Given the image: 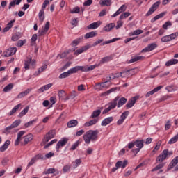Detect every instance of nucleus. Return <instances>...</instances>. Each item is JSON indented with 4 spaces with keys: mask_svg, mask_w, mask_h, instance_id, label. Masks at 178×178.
Returning <instances> with one entry per match:
<instances>
[{
    "mask_svg": "<svg viewBox=\"0 0 178 178\" xmlns=\"http://www.w3.org/2000/svg\"><path fill=\"white\" fill-rule=\"evenodd\" d=\"M17 51V48L16 47H10L6 51V54L4 55L5 58H9V56H12V55H15Z\"/></svg>",
    "mask_w": 178,
    "mask_h": 178,
    "instance_id": "f8f14e48",
    "label": "nucleus"
},
{
    "mask_svg": "<svg viewBox=\"0 0 178 178\" xmlns=\"http://www.w3.org/2000/svg\"><path fill=\"white\" fill-rule=\"evenodd\" d=\"M159 5H161V1H156L154 3L152 6V8H150L148 12L146 13V16H151V15H152V13H154V12H155L158 8H159Z\"/></svg>",
    "mask_w": 178,
    "mask_h": 178,
    "instance_id": "0eeeda50",
    "label": "nucleus"
},
{
    "mask_svg": "<svg viewBox=\"0 0 178 178\" xmlns=\"http://www.w3.org/2000/svg\"><path fill=\"white\" fill-rule=\"evenodd\" d=\"M162 88H163V86H159L153 89L152 90L147 92V94L145 95L146 98L151 97V95H154L155 92H158V91H159V90H162Z\"/></svg>",
    "mask_w": 178,
    "mask_h": 178,
    "instance_id": "ddd939ff",
    "label": "nucleus"
},
{
    "mask_svg": "<svg viewBox=\"0 0 178 178\" xmlns=\"http://www.w3.org/2000/svg\"><path fill=\"white\" fill-rule=\"evenodd\" d=\"M117 90L118 88H112L106 92L102 93V97H106V95H109L111 92H115Z\"/></svg>",
    "mask_w": 178,
    "mask_h": 178,
    "instance_id": "a19ab883",
    "label": "nucleus"
},
{
    "mask_svg": "<svg viewBox=\"0 0 178 178\" xmlns=\"http://www.w3.org/2000/svg\"><path fill=\"white\" fill-rule=\"evenodd\" d=\"M145 58V57L143 56H135L129 61H127V63H134V62H138V60H144Z\"/></svg>",
    "mask_w": 178,
    "mask_h": 178,
    "instance_id": "aec40b11",
    "label": "nucleus"
},
{
    "mask_svg": "<svg viewBox=\"0 0 178 178\" xmlns=\"http://www.w3.org/2000/svg\"><path fill=\"white\" fill-rule=\"evenodd\" d=\"M33 159H34L35 161H38V160H40V159H44V156H43V155H42L41 154H38L35 155V156L33 157Z\"/></svg>",
    "mask_w": 178,
    "mask_h": 178,
    "instance_id": "0e129e2a",
    "label": "nucleus"
},
{
    "mask_svg": "<svg viewBox=\"0 0 178 178\" xmlns=\"http://www.w3.org/2000/svg\"><path fill=\"white\" fill-rule=\"evenodd\" d=\"M99 26H101V22H93L88 25L87 29L95 30V29H98Z\"/></svg>",
    "mask_w": 178,
    "mask_h": 178,
    "instance_id": "b1692460",
    "label": "nucleus"
},
{
    "mask_svg": "<svg viewBox=\"0 0 178 178\" xmlns=\"http://www.w3.org/2000/svg\"><path fill=\"white\" fill-rule=\"evenodd\" d=\"M35 122H36V120H33L29 121L27 123H25L24 126L26 129H27L28 127H30V126H33V124L35 123Z\"/></svg>",
    "mask_w": 178,
    "mask_h": 178,
    "instance_id": "69168bd1",
    "label": "nucleus"
},
{
    "mask_svg": "<svg viewBox=\"0 0 178 178\" xmlns=\"http://www.w3.org/2000/svg\"><path fill=\"white\" fill-rule=\"evenodd\" d=\"M44 11L40 10L39 12V20L42 23L44 20L45 19V17L44 16Z\"/></svg>",
    "mask_w": 178,
    "mask_h": 178,
    "instance_id": "09e8293b",
    "label": "nucleus"
},
{
    "mask_svg": "<svg viewBox=\"0 0 178 178\" xmlns=\"http://www.w3.org/2000/svg\"><path fill=\"white\" fill-rule=\"evenodd\" d=\"M178 163V156L175 157L171 162L170 163V164L168 166V170H170L171 169H173L175 168V166H176V165H177Z\"/></svg>",
    "mask_w": 178,
    "mask_h": 178,
    "instance_id": "f3484780",
    "label": "nucleus"
},
{
    "mask_svg": "<svg viewBox=\"0 0 178 178\" xmlns=\"http://www.w3.org/2000/svg\"><path fill=\"white\" fill-rule=\"evenodd\" d=\"M21 122L22 121L20 120H15L13 123L11 124V126H13V129H16V127L20 124Z\"/></svg>",
    "mask_w": 178,
    "mask_h": 178,
    "instance_id": "bf43d9fd",
    "label": "nucleus"
},
{
    "mask_svg": "<svg viewBox=\"0 0 178 178\" xmlns=\"http://www.w3.org/2000/svg\"><path fill=\"white\" fill-rule=\"evenodd\" d=\"M135 145L136 146L137 148L132 150L133 154H134V156H136L137 154L140 152V150L141 149V148L144 147V140H136L135 141Z\"/></svg>",
    "mask_w": 178,
    "mask_h": 178,
    "instance_id": "423d86ee",
    "label": "nucleus"
},
{
    "mask_svg": "<svg viewBox=\"0 0 178 178\" xmlns=\"http://www.w3.org/2000/svg\"><path fill=\"white\" fill-rule=\"evenodd\" d=\"M97 34L98 33H97V31H91V32L86 33L84 36V38L86 40H88L89 38H92L94 37H97Z\"/></svg>",
    "mask_w": 178,
    "mask_h": 178,
    "instance_id": "a878e982",
    "label": "nucleus"
},
{
    "mask_svg": "<svg viewBox=\"0 0 178 178\" xmlns=\"http://www.w3.org/2000/svg\"><path fill=\"white\" fill-rule=\"evenodd\" d=\"M30 63H31V56H29L25 60L24 63V69L25 70H29Z\"/></svg>",
    "mask_w": 178,
    "mask_h": 178,
    "instance_id": "473e14b6",
    "label": "nucleus"
},
{
    "mask_svg": "<svg viewBox=\"0 0 178 178\" xmlns=\"http://www.w3.org/2000/svg\"><path fill=\"white\" fill-rule=\"evenodd\" d=\"M166 15V12H163L157 15H156L154 17H153L151 19V23H154V22H156V20H159V19H161V17H163Z\"/></svg>",
    "mask_w": 178,
    "mask_h": 178,
    "instance_id": "c85d7f7f",
    "label": "nucleus"
},
{
    "mask_svg": "<svg viewBox=\"0 0 178 178\" xmlns=\"http://www.w3.org/2000/svg\"><path fill=\"white\" fill-rule=\"evenodd\" d=\"M99 131L98 130H89L86 132L83 136V138L86 144H90L92 143H95L98 140V134Z\"/></svg>",
    "mask_w": 178,
    "mask_h": 178,
    "instance_id": "f257e3e1",
    "label": "nucleus"
},
{
    "mask_svg": "<svg viewBox=\"0 0 178 178\" xmlns=\"http://www.w3.org/2000/svg\"><path fill=\"white\" fill-rule=\"evenodd\" d=\"M173 155V151H170L168 149H164L161 154L157 156L156 159V162H159L160 163H162L163 161H165L166 158H169V156Z\"/></svg>",
    "mask_w": 178,
    "mask_h": 178,
    "instance_id": "7ed1b4c3",
    "label": "nucleus"
},
{
    "mask_svg": "<svg viewBox=\"0 0 178 178\" xmlns=\"http://www.w3.org/2000/svg\"><path fill=\"white\" fill-rule=\"evenodd\" d=\"M10 145V140H8L5 143L0 147V152H5L8 149V147Z\"/></svg>",
    "mask_w": 178,
    "mask_h": 178,
    "instance_id": "5701e85b",
    "label": "nucleus"
},
{
    "mask_svg": "<svg viewBox=\"0 0 178 178\" xmlns=\"http://www.w3.org/2000/svg\"><path fill=\"white\" fill-rule=\"evenodd\" d=\"M77 124H79V121H77V120H72L67 122V126L70 129L72 127H76Z\"/></svg>",
    "mask_w": 178,
    "mask_h": 178,
    "instance_id": "bb28decb",
    "label": "nucleus"
},
{
    "mask_svg": "<svg viewBox=\"0 0 178 178\" xmlns=\"http://www.w3.org/2000/svg\"><path fill=\"white\" fill-rule=\"evenodd\" d=\"M24 138V144L22 143V145H26V144H29V143H30V141H31L33 138H34V136L32 134H29L25 136Z\"/></svg>",
    "mask_w": 178,
    "mask_h": 178,
    "instance_id": "6ab92c4d",
    "label": "nucleus"
},
{
    "mask_svg": "<svg viewBox=\"0 0 178 178\" xmlns=\"http://www.w3.org/2000/svg\"><path fill=\"white\" fill-rule=\"evenodd\" d=\"M48 30H49V22H47L45 24L44 27L42 29V31L39 33V37H41L42 35H45V34L48 33Z\"/></svg>",
    "mask_w": 178,
    "mask_h": 178,
    "instance_id": "a211bd4d",
    "label": "nucleus"
},
{
    "mask_svg": "<svg viewBox=\"0 0 178 178\" xmlns=\"http://www.w3.org/2000/svg\"><path fill=\"white\" fill-rule=\"evenodd\" d=\"M165 166V163H161L160 164L157 165L155 168H154L152 170V172H156L157 170H159V169H162Z\"/></svg>",
    "mask_w": 178,
    "mask_h": 178,
    "instance_id": "a18cd8bd",
    "label": "nucleus"
},
{
    "mask_svg": "<svg viewBox=\"0 0 178 178\" xmlns=\"http://www.w3.org/2000/svg\"><path fill=\"white\" fill-rule=\"evenodd\" d=\"M81 159H79L75 160V161H74L73 163V166L74 168H77L78 166H79V165L81 163Z\"/></svg>",
    "mask_w": 178,
    "mask_h": 178,
    "instance_id": "13d9d810",
    "label": "nucleus"
},
{
    "mask_svg": "<svg viewBox=\"0 0 178 178\" xmlns=\"http://www.w3.org/2000/svg\"><path fill=\"white\" fill-rule=\"evenodd\" d=\"M177 63H178V60L172 58L165 63V66L169 67V66H172V65H177Z\"/></svg>",
    "mask_w": 178,
    "mask_h": 178,
    "instance_id": "e433bc0d",
    "label": "nucleus"
},
{
    "mask_svg": "<svg viewBox=\"0 0 178 178\" xmlns=\"http://www.w3.org/2000/svg\"><path fill=\"white\" fill-rule=\"evenodd\" d=\"M143 33H144V31H143L141 29H137V30L134 31V32H131L130 33V35H140V34H143Z\"/></svg>",
    "mask_w": 178,
    "mask_h": 178,
    "instance_id": "49530a36",
    "label": "nucleus"
},
{
    "mask_svg": "<svg viewBox=\"0 0 178 178\" xmlns=\"http://www.w3.org/2000/svg\"><path fill=\"white\" fill-rule=\"evenodd\" d=\"M112 0H101L100 5L101 6H111L112 5Z\"/></svg>",
    "mask_w": 178,
    "mask_h": 178,
    "instance_id": "58836bf2",
    "label": "nucleus"
},
{
    "mask_svg": "<svg viewBox=\"0 0 178 178\" xmlns=\"http://www.w3.org/2000/svg\"><path fill=\"white\" fill-rule=\"evenodd\" d=\"M102 109H104V107H100V109L94 111L90 118H92V119H95V118H98V116L101 115V110Z\"/></svg>",
    "mask_w": 178,
    "mask_h": 178,
    "instance_id": "cd10ccee",
    "label": "nucleus"
},
{
    "mask_svg": "<svg viewBox=\"0 0 178 178\" xmlns=\"http://www.w3.org/2000/svg\"><path fill=\"white\" fill-rule=\"evenodd\" d=\"M157 47L158 44H156V43L149 44V45H147V47L141 50V53L143 54L144 52H151V51H154V49Z\"/></svg>",
    "mask_w": 178,
    "mask_h": 178,
    "instance_id": "1a4fd4ad",
    "label": "nucleus"
},
{
    "mask_svg": "<svg viewBox=\"0 0 178 178\" xmlns=\"http://www.w3.org/2000/svg\"><path fill=\"white\" fill-rule=\"evenodd\" d=\"M111 122H113V117L105 118L101 123L102 126H108Z\"/></svg>",
    "mask_w": 178,
    "mask_h": 178,
    "instance_id": "412c9836",
    "label": "nucleus"
},
{
    "mask_svg": "<svg viewBox=\"0 0 178 178\" xmlns=\"http://www.w3.org/2000/svg\"><path fill=\"white\" fill-rule=\"evenodd\" d=\"M13 129V127L11 125L6 127L3 131V133H4V134H10L11 130Z\"/></svg>",
    "mask_w": 178,
    "mask_h": 178,
    "instance_id": "c03bdc74",
    "label": "nucleus"
},
{
    "mask_svg": "<svg viewBox=\"0 0 178 178\" xmlns=\"http://www.w3.org/2000/svg\"><path fill=\"white\" fill-rule=\"evenodd\" d=\"M169 41H171L170 37L169 36V35L161 38L162 42H169Z\"/></svg>",
    "mask_w": 178,
    "mask_h": 178,
    "instance_id": "6e6d98bb",
    "label": "nucleus"
},
{
    "mask_svg": "<svg viewBox=\"0 0 178 178\" xmlns=\"http://www.w3.org/2000/svg\"><path fill=\"white\" fill-rule=\"evenodd\" d=\"M30 109V106H26L24 110H22L19 114L18 115V118H23V116H24L28 112L29 110Z\"/></svg>",
    "mask_w": 178,
    "mask_h": 178,
    "instance_id": "c9c22d12",
    "label": "nucleus"
},
{
    "mask_svg": "<svg viewBox=\"0 0 178 178\" xmlns=\"http://www.w3.org/2000/svg\"><path fill=\"white\" fill-rule=\"evenodd\" d=\"M115 26H116V24H115V23L108 24L104 28V31L109 32V31H111V30L114 29Z\"/></svg>",
    "mask_w": 178,
    "mask_h": 178,
    "instance_id": "4c0bfd02",
    "label": "nucleus"
},
{
    "mask_svg": "<svg viewBox=\"0 0 178 178\" xmlns=\"http://www.w3.org/2000/svg\"><path fill=\"white\" fill-rule=\"evenodd\" d=\"M69 95H70V99H74V98L77 97V92L75 91V90H73V91H72V92L70 93Z\"/></svg>",
    "mask_w": 178,
    "mask_h": 178,
    "instance_id": "4d7b16f0",
    "label": "nucleus"
},
{
    "mask_svg": "<svg viewBox=\"0 0 178 178\" xmlns=\"http://www.w3.org/2000/svg\"><path fill=\"white\" fill-rule=\"evenodd\" d=\"M31 91V88H28L26 89L25 91L20 92L18 95H17V98L19 99H22V98H24V97H26V95H27L28 94H30V92Z\"/></svg>",
    "mask_w": 178,
    "mask_h": 178,
    "instance_id": "393cba45",
    "label": "nucleus"
},
{
    "mask_svg": "<svg viewBox=\"0 0 178 178\" xmlns=\"http://www.w3.org/2000/svg\"><path fill=\"white\" fill-rule=\"evenodd\" d=\"M170 36V40H175V38H176V37H178V32H175V33H173L170 35H168Z\"/></svg>",
    "mask_w": 178,
    "mask_h": 178,
    "instance_id": "338daca9",
    "label": "nucleus"
},
{
    "mask_svg": "<svg viewBox=\"0 0 178 178\" xmlns=\"http://www.w3.org/2000/svg\"><path fill=\"white\" fill-rule=\"evenodd\" d=\"M118 101V102L117 103L118 108H122V106H123L124 104L127 102V99H126L125 97H121Z\"/></svg>",
    "mask_w": 178,
    "mask_h": 178,
    "instance_id": "4be33fe9",
    "label": "nucleus"
},
{
    "mask_svg": "<svg viewBox=\"0 0 178 178\" xmlns=\"http://www.w3.org/2000/svg\"><path fill=\"white\" fill-rule=\"evenodd\" d=\"M97 65H90V67H84V66H76L78 69V72H91V70H94L95 67H97Z\"/></svg>",
    "mask_w": 178,
    "mask_h": 178,
    "instance_id": "6e6552de",
    "label": "nucleus"
},
{
    "mask_svg": "<svg viewBox=\"0 0 178 178\" xmlns=\"http://www.w3.org/2000/svg\"><path fill=\"white\" fill-rule=\"evenodd\" d=\"M48 67V65L45 64L38 69V72H35L34 76H38L40 73H42L45 69Z\"/></svg>",
    "mask_w": 178,
    "mask_h": 178,
    "instance_id": "ea45409f",
    "label": "nucleus"
},
{
    "mask_svg": "<svg viewBox=\"0 0 178 178\" xmlns=\"http://www.w3.org/2000/svg\"><path fill=\"white\" fill-rule=\"evenodd\" d=\"M101 42H104V39H99L98 40H96L92 46L97 47V45H98V44H101ZM92 46L90 44L83 46V47H81L80 49H77L75 51L74 54L80 55V54H83V52H86V51H87L88 49H90V48H91Z\"/></svg>",
    "mask_w": 178,
    "mask_h": 178,
    "instance_id": "f03ea898",
    "label": "nucleus"
},
{
    "mask_svg": "<svg viewBox=\"0 0 178 178\" xmlns=\"http://www.w3.org/2000/svg\"><path fill=\"white\" fill-rule=\"evenodd\" d=\"M118 101H119V97H116L112 102L108 103V109H110V111L116 108L118 106Z\"/></svg>",
    "mask_w": 178,
    "mask_h": 178,
    "instance_id": "4468645a",
    "label": "nucleus"
},
{
    "mask_svg": "<svg viewBox=\"0 0 178 178\" xmlns=\"http://www.w3.org/2000/svg\"><path fill=\"white\" fill-rule=\"evenodd\" d=\"M12 88H13V83H10L7 85L6 87H4L3 91L4 92H8V91H10V90H12Z\"/></svg>",
    "mask_w": 178,
    "mask_h": 178,
    "instance_id": "de8ad7c7",
    "label": "nucleus"
},
{
    "mask_svg": "<svg viewBox=\"0 0 178 178\" xmlns=\"http://www.w3.org/2000/svg\"><path fill=\"white\" fill-rule=\"evenodd\" d=\"M129 16H130V13L125 12L120 16V20H123V19H126V17H129Z\"/></svg>",
    "mask_w": 178,
    "mask_h": 178,
    "instance_id": "864d4df0",
    "label": "nucleus"
},
{
    "mask_svg": "<svg viewBox=\"0 0 178 178\" xmlns=\"http://www.w3.org/2000/svg\"><path fill=\"white\" fill-rule=\"evenodd\" d=\"M14 22H15V19H13L8 24H7V26L3 29V33H6L8 32V30H10V29L13 27Z\"/></svg>",
    "mask_w": 178,
    "mask_h": 178,
    "instance_id": "2f4dec72",
    "label": "nucleus"
},
{
    "mask_svg": "<svg viewBox=\"0 0 178 178\" xmlns=\"http://www.w3.org/2000/svg\"><path fill=\"white\" fill-rule=\"evenodd\" d=\"M52 83H49L47 85H44V86L41 87L40 89H38V91L40 92H44V91H48L52 87Z\"/></svg>",
    "mask_w": 178,
    "mask_h": 178,
    "instance_id": "7c9ffc66",
    "label": "nucleus"
},
{
    "mask_svg": "<svg viewBox=\"0 0 178 178\" xmlns=\"http://www.w3.org/2000/svg\"><path fill=\"white\" fill-rule=\"evenodd\" d=\"M83 36H81L76 39H75L74 40L72 41V42L71 43L72 47H76V45H79L80 44V42H81L83 41Z\"/></svg>",
    "mask_w": 178,
    "mask_h": 178,
    "instance_id": "c756f323",
    "label": "nucleus"
},
{
    "mask_svg": "<svg viewBox=\"0 0 178 178\" xmlns=\"http://www.w3.org/2000/svg\"><path fill=\"white\" fill-rule=\"evenodd\" d=\"M80 13V8L79 7H75L72 9V10L70 11V13Z\"/></svg>",
    "mask_w": 178,
    "mask_h": 178,
    "instance_id": "774afa93",
    "label": "nucleus"
},
{
    "mask_svg": "<svg viewBox=\"0 0 178 178\" xmlns=\"http://www.w3.org/2000/svg\"><path fill=\"white\" fill-rule=\"evenodd\" d=\"M98 123V119H93L85 123L84 126L86 127H90V126H93V124H97Z\"/></svg>",
    "mask_w": 178,
    "mask_h": 178,
    "instance_id": "72a5a7b5",
    "label": "nucleus"
},
{
    "mask_svg": "<svg viewBox=\"0 0 178 178\" xmlns=\"http://www.w3.org/2000/svg\"><path fill=\"white\" fill-rule=\"evenodd\" d=\"M138 72L137 68H133L123 71V73L125 76H134Z\"/></svg>",
    "mask_w": 178,
    "mask_h": 178,
    "instance_id": "2eb2a0df",
    "label": "nucleus"
},
{
    "mask_svg": "<svg viewBox=\"0 0 178 178\" xmlns=\"http://www.w3.org/2000/svg\"><path fill=\"white\" fill-rule=\"evenodd\" d=\"M67 141H69L68 138H63L60 140H59L57 143V145H56L57 152H59V149L60 148V147H65V144H67Z\"/></svg>",
    "mask_w": 178,
    "mask_h": 178,
    "instance_id": "9b49d317",
    "label": "nucleus"
},
{
    "mask_svg": "<svg viewBox=\"0 0 178 178\" xmlns=\"http://www.w3.org/2000/svg\"><path fill=\"white\" fill-rule=\"evenodd\" d=\"M129 164V161L127 160H124L123 161H119L115 163L116 168L124 169L126 168L127 165Z\"/></svg>",
    "mask_w": 178,
    "mask_h": 178,
    "instance_id": "dca6fc26",
    "label": "nucleus"
},
{
    "mask_svg": "<svg viewBox=\"0 0 178 178\" xmlns=\"http://www.w3.org/2000/svg\"><path fill=\"white\" fill-rule=\"evenodd\" d=\"M171 26H172V22H170V21H168L163 25V29H164V30H168V27H170Z\"/></svg>",
    "mask_w": 178,
    "mask_h": 178,
    "instance_id": "680f3d73",
    "label": "nucleus"
},
{
    "mask_svg": "<svg viewBox=\"0 0 178 178\" xmlns=\"http://www.w3.org/2000/svg\"><path fill=\"white\" fill-rule=\"evenodd\" d=\"M80 144V142L78 140L75 142L70 149V151H74L77 149V147H79V145Z\"/></svg>",
    "mask_w": 178,
    "mask_h": 178,
    "instance_id": "8fccbe9b",
    "label": "nucleus"
},
{
    "mask_svg": "<svg viewBox=\"0 0 178 178\" xmlns=\"http://www.w3.org/2000/svg\"><path fill=\"white\" fill-rule=\"evenodd\" d=\"M55 143H58V139H54L51 142H49V143H47L44 147V149H47V148H48L49 147H51V145H52L53 144H55Z\"/></svg>",
    "mask_w": 178,
    "mask_h": 178,
    "instance_id": "5fc2aeb1",
    "label": "nucleus"
},
{
    "mask_svg": "<svg viewBox=\"0 0 178 178\" xmlns=\"http://www.w3.org/2000/svg\"><path fill=\"white\" fill-rule=\"evenodd\" d=\"M77 72H79L77 66H75L70 69L67 72H63L60 74L59 79H66V77H69L70 74H74V73H77Z\"/></svg>",
    "mask_w": 178,
    "mask_h": 178,
    "instance_id": "39448f33",
    "label": "nucleus"
},
{
    "mask_svg": "<svg viewBox=\"0 0 178 178\" xmlns=\"http://www.w3.org/2000/svg\"><path fill=\"white\" fill-rule=\"evenodd\" d=\"M129 113H130V112L129 111H127L122 113V114L120 116V118L123 119V120H124L126 119V118H127L129 116Z\"/></svg>",
    "mask_w": 178,
    "mask_h": 178,
    "instance_id": "052dcab7",
    "label": "nucleus"
},
{
    "mask_svg": "<svg viewBox=\"0 0 178 178\" xmlns=\"http://www.w3.org/2000/svg\"><path fill=\"white\" fill-rule=\"evenodd\" d=\"M19 38H22V33L20 32H17L12 36L11 40L13 41H17Z\"/></svg>",
    "mask_w": 178,
    "mask_h": 178,
    "instance_id": "79ce46f5",
    "label": "nucleus"
},
{
    "mask_svg": "<svg viewBox=\"0 0 178 178\" xmlns=\"http://www.w3.org/2000/svg\"><path fill=\"white\" fill-rule=\"evenodd\" d=\"M139 97L138 96H135L134 97H131L127 102V104H126V108L127 109L130 108H133V106H134L137 99H138Z\"/></svg>",
    "mask_w": 178,
    "mask_h": 178,
    "instance_id": "9d476101",
    "label": "nucleus"
},
{
    "mask_svg": "<svg viewBox=\"0 0 178 178\" xmlns=\"http://www.w3.org/2000/svg\"><path fill=\"white\" fill-rule=\"evenodd\" d=\"M20 106H22V104H19L16 105V106L10 111V112L8 113L9 116H12L13 115H15V113H16V112H17V111H19V108H20Z\"/></svg>",
    "mask_w": 178,
    "mask_h": 178,
    "instance_id": "f704fd0d",
    "label": "nucleus"
},
{
    "mask_svg": "<svg viewBox=\"0 0 178 178\" xmlns=\"http://www.w3.org/2000/svg\"><path fill=\"white\" fill-rule=\"evenodd\" d=\"M56 136V131L55 129H52L49 131L44 137L41 145H45L49 141V140H52L54 137Z\"/></svg>",
    "mask_w": 178,
    "mask_h": 178,
    "instance_id": "20e7f679",
    "label": "nucleus"
},
{
    "mask_svg": "<svg viewBox=\"0 0 178 178\" xmlns=\"http://www.w3.org/2000/svg\"><path fill=\"white\" fill-rule=\"evenodd\" d=\"M49 5V0H45L42 4V9L40 10L45 12V8Z\"/></svg>",
    "mask_w": 178,
    "mask_h": 178,
    "instance_id": "603ef678",
    "label": "nucleus"
},
{
    "mask_svg": "<svg viewBox=\"0 0 178 178\" xmlns=\"http://www.w3.org/2000/svg\"><path fill=\"white\" fill-rule=\"evenodd\" d=\"M111 60V57L106 56L102 58L100 60V63H106V62H109Z\"/></svg>",
    "mask_w": 178,
    "mask_h": 178,
    "instance_id": "e2e57ef3",
    "label": "nucleus"
},
{
    "mask_svg": "<svg viewBox=\"0 0 178 178\" xmlns=\"http://www.w3.org/2000/svg\"><path fill=\"white\" fill-rule=\"evenodd\" d=\"M161 145H162V141L159 140L153 150V152H155V151H159V148H161Z\"/></svg>",
    "mask_w": 178,
    "mask_h": 178,
    "instance_id": "3c124183",
    "label": "nucleus"
},
{
    "mask_svg": "<svg viewBox=\"0 0 178 178\" xmlns=\"http://www.w3.org/2000/svg\"><path fill=\"white\" fill-rule=\"evenodd\" d=\"M119 40H120V38H113L110 40H107V41H105V42H103L101 45H106L108 44H111V42H115V41H119Z\"/></svg>",
    "mask_w": 178,
    "mask_h": 178,
    "instance_id": "37998d69",
    "label": "nucleus"
}]
</instances>
